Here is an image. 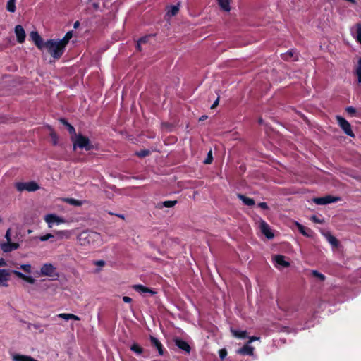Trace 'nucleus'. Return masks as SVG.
I'll return each mask as SVG.
<instances>
[{
  "label": "nucleus",
  "mask_w": 361,
  "mask_h": 361,
  "mask_svg": "<svg viewBox=\"0 0 361 361\" xmlns=\"http://www.w3.org/2000/svg\"><path fill=\"white\" fill-rule=\"evenodd\" d=\"M284 60L297 61L298 59V53L295 49H290L286 53L282 54Z\"/></svg>",
  "instance_id": "17"
},
{
  "label": "nucleus",
  "mask_w": 361,
  "mask_h": 361,
  "mask_svg": "<svg viewBox=\"0 0 361 361\" xmlns=\"http://www.w3.org/2000/svg\"><path fill=\"white\" fill-rule=\"evenodd\" d=\"M123 300L124 302L130 303L132 301V299L128 296H123Z\"/></svg>",
  "instance_id": "50"
},
{
  "label": "nucleus",
  "mask_w": 361,
  "mask_h": 361,
  "mask_svg": "<svg viewBox=\"0 0 361 361\" xmlns=\"http://www.w3.org/2000/svg\"><path fill=\"white\" fill-rule=\"evenodd\" d=\"M312 220L317 223H322V221H320L316 216H312L311 217Z\"/></svg>",
  "instance_id": "51"
},
{
  "label": "nucleus",
  "mask_w": 361,
  "mask_h": 361,
  "mask_svg": "<svg viewBox=\"0 0 361 361\" xmlns=\"http://www.w3.org/2000/svg\"><path fill=\"white\" fill-rule=\"evenodd\" d=\"M39 275L51 278H57L59 276L56 267L51 263L42 264L40 268Z\"/></svg>",
  "instance_id": "6"
},
{
  "label": "nucleus",
  "mask_w": 361,
  "mask_h": 361,
  "mask_svg": "<svg viewBox=\"0 0 361 361\" xmlns=\"http://www.w3.org/2000/svg\"><path fill=\"white\" fill-rule=\"evenodd\" d=\"M73 142V149H75L76 147H79L80 149H85L88 151L92 148L90 140L88 137L83 136L81 134L75 135L74 138H72Z\"/></svg>",
  "instance_id": "4"
},
{
  "label": "nucleus",
  "mask_w": 361,
  "mask_h": 361,
  "mask_svg": "<svg viewBox=\"0 0 361 361\" xmlns=\"http://www.w3.org/2000/svg\"><path fill=\"white\" fill-rule=\"evenodd\" d=\"M176 342V345L180 348V349H182L183 350L187 352V353H189L190 350V345L187 343V342H185V341H183L181 339H176L175 341Z\"/></svg>",
  "instance_id": "20"
},
{
  "label": "nucleus",
  "mask_w": 361,
  "mask_h": 361,
  "mask_svg": "<svg viewBox=\"0 0 361 361\" xmlns=\"http://www.w3.org/2000/svg\"><path fill=\"white\" fill-rule=\"evenodd\" d=\"M56 235L59 239H68L71 235V232L68 230L58 231L56 232Z\"/></svg>",
  "instance_id": "26"
},
{
  "label": "nucleus",
  "mask_w": 361,
  "mask_h": 361,
  "mask_svg": "<svg viewBox=\"0 0 361 361\" xmlns=\"http://www.w3.org/2000/svg\"><path fill=\"white\" fill-rule=\"evenodd\" d=\"M219 357L221 360L224 359L227 355V351L225 349H221L219 352Z\"/></svg>",
  "instance_id": "46"
},
{
  "label": "nucleus",
  "mask_w": 361,
  "mask_h": 361,
  "mask_svg": "<svg viewBox=\"0 0 361 361\" xmlns=\"http://www.w3.org/2000/svg\"><path fill=\"white\" fill-rule=\"evenodd\" d=\"M354 73L357 78L358 84H360L361 83V59H360L358 60L357 65L355 66Z\"/></svg>",
  "instance_id": "25"
},
{
  "label": "nucleus",
  "mask_w": 361,
  "mask_h": 361,
  "mask_svg": "<svg viewBox=\"0 0 361 361\" xmlns=\"http://www.w3.org/2000/svg\"><path fill=\"white\" fill-rule=\"evenodd\" d=\"M205 118H207V116H202V118H200V120H204Z\"/></svg>",
  "instance_id": "56"
},
{
  "label": "nucleus",
  "mask_w": 361,
  "mask_h": 361,
  "mask_svg": "<svg viewBox=\"0 0 361 361\" xmlns=\"http://www.w3.org/2000/svg\"><path fill=\"white\" fill-rule=\"evenodd\" d=\"M311 274L313 276L317 278L319 281H323L325 280V276L317 270H312Z\"/></svg>",
  "instance_id": "38"
},
{
  "label": "nucleus",
  "mask_w": 361,
  "mask_h": 361,
  "mask_svg": "<svg viewBox=\"0 0 361 361\" xmlns=\"http://www.w3.org/2000/svg\"><path fill=\"white\" fill-rule=\"evenodd\" d=\"M14 31H15V34H16V36L17 38V41L19 43L24 42V41L25 39L26 35H25V30L23 27V26H21L20 25H16L15 27Z\"/></svg>",
  "instance_id": "14"
},
{
  "label": "nucleus",
  "mask_w": 361,
  "mask_h": 361,
  "mask_svg": "<svg viewBox=\"0 0 361 361\" xmlns=\"http://www.w3.org/2000/svg\"><path fill=\"white\" fill-rule=\"evenodd\" d=\"M44 219L49 228H52L54 225H60L67 222L63 217L59 216L56 214H48L44 216Z\"/></svg>",
  "instance_id": "7"
},
{
  "label": "nucleus",
  "mask_w": 361,
  "mask_h": 361,
  "mask_svg": "<svg viewBox=\"0 0 361 361\" xmlns=\"http://www.w3.org/2000/svg\"><path fill=\"white\" fill-rule=\"evenodd\" d=\"M50 137L51 138L52 142L54 145H57L58 143V136L54 130H51L50 133Z\"/></svg>",
  "instance_id": "42"
},
{
  "label": "nucleus",
  "mask_w": 361,
  "mask_h": 361,
  "mask_svg": "<svg viewBox=\"0 0 361 361\" xmlns=\"http://www.w3.org/2000/svg\"><path fill=\"white\" fill-rule=\"evenodd\" d=\"M44 49L47 51L54 59H59L63 54L65 47L58 39H49L44 42Z\"/></svg>",
  "instance_id": "2"
},
{
  "label": "nucleus",
  "mask_w": 361,
  "mask_h": 361,
  "mask_svg": "<svg viewBox=\"0 0 361 361\" xmlns=\"http://www.w3.org/2000/svg\"><path fill=\"white\" fill-rule=\"evenodd\" d=\"M120 218H123V215H119Z\"/></svg>",
  "instance_id": "57"
},
{
  "label": "nucleus",
  "mask_w": 361,
  "mask_h": 361,
  "mask_svg": "<svg viewBox=\"0 0 361 361\" xmlns=\"http://www.w3.org/2000/svg\"><path fill=\"white\" fill-rule=\"evenodd\" d=\"M59 318L63 319L64 320H69V319H73L75 321L80 320V317L77 315H75L73 314H69V313H61L57 315Z\"/></svg>",
  "instance_id": "22"
},
{
  "label": "nucleus",
  "mask_w": 361,
  "mask_h": 361,
  "mask_svg": "<svg viewBox=\"0 0 361 361\" xmlns=\"http://www.w3.org/2000/svg\"><path fill=\"white\" fill-rule=\"evenodd\" d=\"M356 27V39L358 42L361 44V25L357 24Z\"/></svg>",
  "instance_id": "41"
},
{
  "label": "nucleus",
  "mask_w": 361,
  "mask_h": 361,
  "mask_svg": "<svg viewBox=\"0 0 361 361\" xmlns=\"http://www.w3.org/2000/svg\"><path fill=\"white\" fill-rule=\"evenodd\" d=\"M80 245L96 248L103 245L104 241L100 233L94 231H83L78 236Z\"/></svg>",
  "instance_id": "1"
},
{
  "label": "nucleus",
  "mask_w": 361,
  "mask_h": 361,
  "mask_svg": "<svg viewBox=\"0 0 361 361\" xmlns=\"http://www.w3.org/2000/svg\"><path fill=\"white\" fill-rule=\"evenodd\" d=\"M152 36H151V35H148V36H145V37L140 38L137 42V49L141 51V46L142 44L147 43L149 42V39L152 38Z\"/></svg>",
  "instance_id": "32"
},
{
  "label": "nucleus",
  "mask_w": 361,
  "mask_h": 361,
  "mask_svg": "<svg viewBox=\"0 0 361 361\" xmlns=\"http://www.w3.org/2000/svg\"><path fill=\"white\" fill-rule=\"evenodd\" d=\"M339 200V197H334L331 195H327L322 197H317L313 199V202L317 204L324 205L329 203L336 202Z\"/></svg>",
  "instance_id": "9"
},
{
  "label": "nucleus",
  "mask_w": 361,
  "mask_h": 361,
  "mask_svg": "<svg viewBox=\"0 0 361 361\" xmlns=\"http://www.w3.org/2000/svg\"><path fill=\"white\" fill-rule=\"evenodd\" d=\"M30 37L39 49H44V42L37 31H32L30 33Z\"/></svg>",
  "instance_id": "10"
},
{
  "label": "nucleus",
  "mask_w": 361,
  "mask_h": 361,
  "mask_svg": "<svg viewBox=\"0 0 361 361\" xmlns=\"http://www.w3.org/2000/svg\"><path fill=\"white\" fill-rule=\"evenodd\" d=\"M92 7L95 9V10H97L99 7V3L97 2H94L92 3Z\"/></svg>",
  "instance_id": "52"
},
{
  "label": "nucleus",
  "mask_w": 361,
  "mask_h": 361,
  "mask_svg": "<svg viewBox=\"0 0 361 361\" xmlns=\"http://www.w3.org/2000/svg\"><path fill=\"white\" fill-rule=\"evenodd\" d=\"M11 234L12 231L11 228H9L6 231L5 234V242L0 243V248L4 252H10L13 250H16L19 248L20 245L18 243H15L11 241Z\"/></svg>",
  "instance_id": "3"
},
{
  "label": "nucleus",
  "mask_w": 361,
  "mask_h": 361,
  "mask_svg": "<svg viewBox=\"0 0 361 361\" xmlns=\"http://www.w3.org/2000/svg\"><path fill=\"white\" fill-rule=\"evenodd\" d=\"M151 343L152 344L157 348V349L159 351V355L163 354V350H162V345L161 343L159 341L157 338L155 337L151 336L150 337Z\"/></svg>",
  "instance_id": "27"
},
{
  "label": "nucleus",
  "mask_w": 361,
  "mask_h": 361,
  "mask_svg": "<svg viewBox=\"0 0 361 361\" xmlns=\"http://www.w3.org/2000/svg\"><path fill=\"white\" fill-rule=\"evenodd\" d=\"M60 121L63 124L65 125L67 128H68V132L71 133V134H75V128L73 126H71L70 123H68L65 119L63 118H61L60 119Z\"/></svg>",
  "instance_id": "35"
},
{
  "label": "nucleus",
  "mask_w": 361,
  "mask_h": 361,
  "mask_svg": "<svg viewBox=\"0 0 361 361\" xmlns=\"http://www.w3.org/2000/svg\"><path fill=\"white\" fill-rule=\"evenodd\" d=\"M295 224H296L298 230L302 235H306V236L310 235V234L306 231V228L302 225H301L300 224H299L298 222H296ZM307 231L309 232H311V231L310 229H307Z\"/></svg>",
  "instance_id": "34"
},
{
  "label": "nucleus",
  "mask_w": 361,
  "mask_h": 361,
  "mask_svg": "<svg viewBox=\"0 0 361 361\" xmlns=\"http://www.w3.org/2000/svg\"><path fill=\"white\" fill-rule=\"evenodd\" d=\"M54 237V235L51 233H48V234H46L44 235H42V236H40L39 237V240L42 242L44 241H47L51 238H52Z\"/></svg>",
  "instance_id": "45"
},
{
  "label": "nucleus",
  "mask_w": 361,
  "mask_h": 361,
  "mask_svg": "<svg viewBox=\"0 0 361 361\" xmlns=\"http://www.w3.org/2000/svg\"><path fill=\"white\" fill-rule=\"evenodd\" d=\"M12 360L13 361H38L30 356L19 354H13L12 355Z\"/></svg>",
  "instance_id": "19"
},
{
  "label": "nucleus",
  "mask_w": 361,
  "mask_h": 361,
  "mask_svg": "<svg viewBox=\"0 0 361 361\" xmlns=\"http://www.w3.org/2000/svg\"><path fill=\"white\" fill-rule=\"evenodd\" d=\"M259 340H260V337H258V336H250V337H249V340H248L247 343L250 344L253 341H259Z\"/></svg>",
  "instance_id": "47"
},
{
  "label": "nucleus",
  "mask_w": 361,
  "mask_h": 361,
  "mask_svg": "<svg viewBox=\"0 0 361 361\" xmlns=\"http://www.w3.org/2000/svg\"><path fill=\"white\" fill-rule=\"evenodd\" d=\"M219 6L225 11H229L231 10L230 7V0H217Z\"/></svg>",
  "instance_id": "28"
},
{
  "label": "nucleus",
  "mask_w": 361,
  "mask_h": 361,
  "mask_svg": "<svg viewBox=\"0 0 361 361\" xmlns=\"http://www.w3.org/2000/svg\"><path fill=\"white\" fill-rule=\"evenodd\" d=\"M254 348L247 343L243 348L238 349L236 353L243 355H252Z\"/></svg>",
  "instance_id": "16"
},
{
  "label": "nucleus",
  "mask_w": 361,
  "mask_h": 361,
  "mask_svg": "<svg viewBox=\"0 0 361 361\" xmlns=\"http://www.w3.org/2000/svg\"><path fill=\"white\" fill-rule=\"evenodd\" d=\"M16 0H9L7 2L6 8L8 11L13 13L16 11V5H15Z\"/></svg>",
  "instance_id": "36"
},
{
  "label": "nucleus",
  "mask_w": 361,
  "mask_h": 361,
  "mask_svg": "<svg viewBox=\"0 0 361 361\" xmlns=\"http://www.w3.org/2000/svg\"><path fill=\"white\" fill-rule=\"evenodd\" d=\"M15 186L19 192H35L40 188L39 185L35 181L18 182L15 184Z\"/></svg>",
  "instance_id": "5"
},
{
  "label": "nucleus",
  "mask_w": 361,
  "mask_h": 361,
  "mask_svg": "<svg viewBox=\"0 0 361 361\" xmlns=\"http://www.w3.org/2000/svg\"><path fill=\"white\" fill-rule=\"evenodd\" d=\"M72 37L73 31H68L62 39L58 40L61 42V44H63L64 47H66Z\"/></svg>",
  "instance_id": "29"
},
{
  "label": "nucleus",
  "mask_w": 361,
  "mask_h": 361,
  "mask_svg": "<svg viewBox=\"0 0 361 361\" xmlns=\"http://www.w3.org/2000/svg\"><path fill=\"white\" fill-rule=\"evenodd\" d=\"M218 103H219V99H217L214 102V104L212 105L211 108H212V109L215 108V107L218 105Z\"/></svg>",
  "instance_id": "54"
},
{
  "label": "nucleus",
  "mask_w": 361,
  "mask_h": 361,
  "mask_svg": "<svg viewBox=\"0 0 361 361\" xmlns=\"http://www.w3.org/2000/svg\"><path fill=\"white\" fill-rule=\"evenodd\" d=\"M63 201L66 203H68L71 205H73V206L79 207L82 204V201L76 200V199H73V198H64V199H63Z\"/></svg>",
  "instance_id": "31"
},
{
  "label": "nucleus",
  "mask_w": 361,
  "mask_h": 361,
  "mask_svg": "<svg viewBox=\"0 0 361 361\" xmlns=\"http://www.w3.org/2000/svg\"><path fill=\"white\" fill-rule=\"evenodd\" d=\"M10 279V271L7 269H0V286L7 287Z\"/></svg>",
  "instance_id": "13"
},
{
  "label": "nucleus",
  "mask_w": 361,
  "mask_h": 361,
  "mask_svg": "<svg viewBox=\"0 0 361 361\" xmlns=\"http://www.w3.org/2000/svg\"><path fill=\"white\" fill-rule=\"evenodd\" d=\"M177 204L176 200H166L164 202H161L157 204L156 208L159 209H161L164 207L171 208L174 207Z\"/></svg>",
  "instance_id": "18"
},
{
  "label": "nucleus",
  "mask_w": 361,
  "mask_h": 361,
  "mask_svg": "<svg viewBox=\"0 0 361 361\" xmlns=\"http://www.w3.org/2000/svg\"><path fill=\"white\" fill-rule=\"evenodd\" d=\"M12 273L13 274H15L18 278L30 283V284H34L35 283V279L31 276L25 275V274H23L22 272L17 271V270H13Z\"/></svg>",
  "instance_id": "15"
},
{
  "label": "nucleus",
  "mask_w": 361,
  "mask_h": 361,
  "mask_svg": "<svg viewBox=\"0 0 361 361\" xmlns=\"http://www.w3.org/2000/svg\"><path fill=\"white\" fill-rule=\"evenodd\" d=\"M179 11V4L177 5L170 6L168 8L166 15L169 16H173L178 13Z\"/></svg>",
  "instance_id": "30"
},
{
  "label": "nucleus",
  "mask_w": 361,
  "mask_h": 361,
  "mask_svg": "<svg viewBox=\"0 0 361 361\" xmlns=\"http://www.w3.org/2000/svg\"><path fill=\"white\" fill-rule=\"evenodd\" d=\"M238 197L247 206H253L255 203L252 198L247 197L243 195L238 194Z\"/></svg>",
  "instance_id": "23"
},
{
  "label": "nucleus",
  "mask_w": 361,
  "mask_h": 361,
  "mask_svg": "<svg viewBox=\"0 0 361 361\" xmlns=\"http://www.w3.org/2000/svg\"><path fill=\"white\" fill-rule=\"evenodd\" d=\"M80 23L78 21L75 22L73 27L74 28H77L79 26Z\"/></svg>",
  "instance_id": "55"
},
{
  "label": "nucleus",
  "mask_w": 361,
  "mask_h": 361,
  "mask_svg": "<svg viewBox=\"0 0 361 361\" xmlns=\"http://www.w3.org/2000/svg\"><path fill=\"white\" fill-rule=\"evenodd\" d=\"M336 119L339 125V126L341 128V129L343 130V132L348 136L351 137H355V134L353 133L351 126L350 123L345 120L344 118H343L341 116H336Z\"/></svg>",
  "instance_id": "8"
},
{
  "label": "nucleus",
  "mask_w": 361,
  "mask_h": 361,
  "mask_svg": "<svg viewBox=\"0 0 361 361\" xmlns=\"http://www.w3.org/2000/svg\"><path fill=\"white\" fill-rule=\"evenodd\" d=\"M2 221V219L0 217V223Z\"/></svg>",
  "instance_id": "58"
},
{
  "label": "nucleus",
  "mask_w": 361,
  "mask_h": 361,
  "mask_svg": "<svg viewBox=\"0 0 361 361\" xmlns=\"http://www.w3.org/2000/svg\"><path fill=\"white\" fill-rule=\"evenodd\" d=\"M258 206L263 209H269V207L267 205V204L266 202H260L258 204Z\"/></svg>",
  "instance_id": "49"
},
{
  "label": "nucleus",
  "mask_w": 361,
  "mask_h": 361,
  "mask_svg": "<svg viewBox=\"0 0 361 361\" xmlns=\"http://www.w3.org/2000/svg\"><path fill=\"white\" fill-rule=\"evenodd\" d=\"M273 259L275 262V267L276 268L281 269L290 266V263L286 259V257L283 255H275L273 257Z\"/></svg>",
  "instance_id": "11"
},
{
  "label": "nucleus",
  "mask_w": 361,
  "mask_h": 361,
  "mask_svg": "<svg viewBox=\"0 0 361 361\" xmlns=\"http://www.w3.org/2000/svg\"><path fill=\"white\" fill-rule=\"evenodd\" d=\"M346 111L350 114H353L355 113V109L353 106H348L345 109Z\"/></svg>",
  "instance_id": "48"
},
{
  "label": "nucleus",
  "mask_w": 361,
  "mask_h": 361,
  "mask_svg": "<svg viewBox=\"0 0 361 361\" xmlns=\"http://www.w3.org/2000/svg\"><path fill=\"white\" fill-rule=\"evenodd\" d=\"M130 350L137 355H140L143 352L142 348L136 343H134L130 346Z\"/></svg>",
  "instance_id": "39"
},
{
  "label": "nucleus",
  "mask_w": 361,
  "mask_h": 361,
  "mask_svg": "<svg viewBox=\"0 0 361 361\" xmlns=\"http://www.w3.org/2000/svg\"><path fill=\"white\" fill-rule=\"evenodd\" d=\"M212 159H213V157H212V150L210 149L208 152V154H207V159L204 161V163L206 164H209L212 163Z\"/></svg>",
  "instance_id": "43"
},
{
  "label": "nucleus",
  "mask_w": 361,
  "mask_h": 361,
  "mask_svg": "<svg viewBox=\"0 0 361 361\" xmlns=\"http://www.w3.org/2000/svg\"><path fill=\"white\" fill-rule=\"evenodd\" d=\"M231 332L233 336L238 338H245L247 337V331L242 330H237L234 329H231Z\"/></svg>",
  "instance_id": "24"
},
{
  "label": "nucleus",
  "mask_w": 361,
  "mask_h": 361,
  "mask_svg": "<svg viewBox=\"0 0 361 361\" xmlns=\"http://www.w3.org/2000/svg\"><path fill=\"white\" fill-rule=\"evenodd\" d=\"M259 228L261 232L268 238H274V234L270 226L262 219L259 221Z\"/></svg>",
  "instance_id": "12"
},
{
  "label": "nucleus",
  "mask_w": 361,
  "mask_h": 361,
  "mask_svg": "<svg viewBox=\"0 0 361 361\" xmlns=\"http://www.w3.org/2000/svg\"><path fill=\"white\" fill-rule=\"evenodd\" d=\"M6 265V262L4 259H0V267H4Z\"/></svg>",
  "instance_id": "53"
},
{
  "label": "nucleus",
  "mask_w": 361,
  "mask_h": 361,
  "mask_svg": "<svg viewBox=\"0 0 361 361\" xmlns=\"http://www.w3.org/2000/svg\"><path fill=\"white\" fill-rule=\"evenodd\" d=\"M327 241L334 247H337L338 243L337 239L330 233L325 235Z\"/></svg>",
  "instance_id": "33"
},
{
  "label": "nucleus",
  "mask_w": 361,
  "mask_h": 361,
  "mask_svg": "<svg viewBox=\"0 0 361 361\" xmlns=\"http://www.w3.org/2000/svg\"><path fill=\"white\" fill-rule=\"evenodd\" d=\"M18 268L23 270L25 273L30 274L32 272V267L31 264H20L19 267H17Z\"/></svg>",
  "instance_id": "37"
},
{
  "label": "nucleus",
  "mask_w": 361,
  "mask_h": 361,
  "mask_svg": "<svg viewBox=\"0 0 361 361\" xmlns=\"http://www.w3.org/2000/svg\"><path fill=\"white\" fill-rule=\"evenodd\" d=\"M149 154V151L146 150V149L141 150L140 152H136V154L140 157H145L147 156Z\"/></svg>",
  "instance_id": "44"
},
{
  "label": "nucleus",
  "mask_w": 361,
  "mask_h": 361,
  "mask_svg": "<svg viewBox=\"0 0 361 361\" xmlns=\"http://www.w3.org/2000/svg\"><path fill=\"white\" fill-rule=\"evenodd\" d=\"M93 264L97 267H99V269L96 270V272H99L102 269V268L106 264V262L104 260H97L94 261Z\"/></svg>",
  "instance_id": "40"
},
{
  "label": "nucleus",
  "mask_w": 361,
  "mask_h": 361,
  "mask_svg": "<svg viewBox=\"0 0 361 361\" xmlns=\"http://www.w3.org/2000/svg\"><path fill=\"white\" fill-rule=\"evenodd\" d=\"M133 288L134 290H135L136 291L139 292V293H151V294H155V292L154 290H152V289H149L142 285H135L133 286Z\"/></svg>",
  "instance_id": "21"
}]
</instances>
